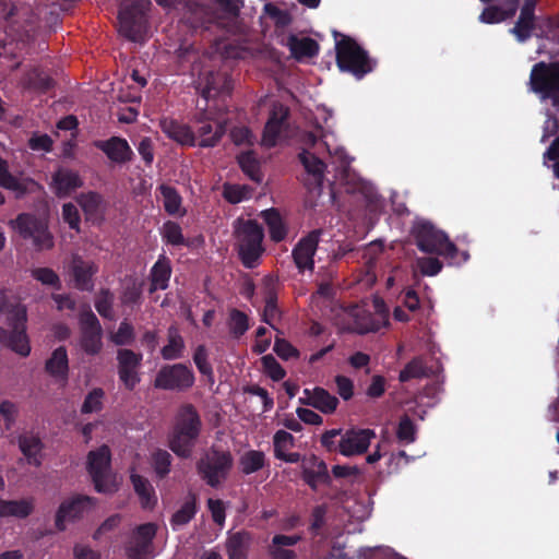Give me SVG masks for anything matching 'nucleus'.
<instances>
[{"label": "nucleus", "mask_w": 559, "mask_h": 559, "mask_svg": "<svg viewBox=\"0 0 559 559\" xmlns=\"http://www.w3.org/2000/svg\"><path fill=\"white\" fill-rule=\"evenodd\" d=\"M96 504L94 498L88 496H74L64 500L56 513V527L64 531L68 522L75 521L91 511Z\"/></svg>", "instance_id": "17"}, {"label": "nucleus", "mask_w": 559, "mask_h": 559, "mask_svg": "<svg viewBox=\"0 0 559 559\" xmlns=\"http://www.w3.org/2000/svg\"><path fill=\"white\" fill-rule=\"evenodd\" d=\"M300 540V536L275 535L270 546V554L274 559H292L294 551L287 547L294 546Z\"/></svg>", "instance_id": "43"}, {"label": "nucleus", "mask_w": 559, "mask_h": 559, "mask_svg": "<svg viewBox=\"0 0 559 559\" xmlns=\"http://www.w3.org/2000/svg\"><path fill=\"white\" fill-rule=\"evenodd\" d=\"M193 361L199 371L209 378L211 383L214 382L211 365L207 362L206 350L204 346H199L193 355Z\"/></svg>", "instance_id": "59"}, {"label": "nucleus", "mask_w": 559, "mask_h": 559, "mask_svg": "<svg viewBox=\"0 0 559 559\" xmlns=\"http://www.w3.org/2000/svg\"><path fill=\"white\" fill-rule=\"evenodd\" d=\"M160 128L169 139L176 141L180 145H197L195 134L189 126L165 118L160 121Z\"/></svg>", "instance_id": "27"}, {"label": "nucleus", "mask_w": 559, "mask_h": 559, "mask_svg": "<svg viewBox=\"0 0 559 559\" xmlns=\"http://www.w3.org/2000/svg\"><path fill=\"white\" fill-rule=\"evenodd\" d=\"M19 447L29 464L39 466L41 464L43 443L33 433H23L19 437Z\"/></svg>", "instance_id": "39"}, {"label": "nucleus", "mask_w": 559, "mask_h": 559, "mask_svg": "<svg viewBox=\"0 0 559 559\" xmlns=\"http://www.w3.org/2000/svg\"><path fill=\"white\" fill-rule=\"evenodd\" d=\"M26 307L19 302L3 301L0 304V343L21 356L31 352L26 335Z\"/></svg>", "instance_id": "4"}, {"label": "nucleus", "mask_w": 559, "mask_h": 559, "mask_svg": "<svg viewBox=\"0 0 559 559\" xmlns=\"http://www.w3.org/2000/svg\"><path fill=\"white\" fill-rule=\"evenodd\" d=\"M248 317L238 310H233L229 316V329L235 336L242 335L248 330Z\"/></svg>", "instance_id": "58"}, {"label": "nucleus", "mask_w": 559, "mask_h": 559, "mask_svg": "<svg viewBox=\"0 0 559 559\" xmlns=\"http://www.w3.org/2000/svg\"><path fill=\"white\" fill-rule=\"evenodd\" d=\"M165 10H179L182 7V21L192 28H207L215 24L228 32L237 29V20L242 0H214L216 10L206 7L202 0H155Z\"/></svg>", "instance_id": "3"}, {"label": "nucleus", "mask_w": 559, "mask_h": 559, "mask_svg": "<svg viewBox=\"0 0 559 559\" xmlns=\"http://www.w3.org/2000/svg\"><path fill=\"white\" fill-rule=\"evenodd\" d=\"M207 507H209V510L211 512L213 521L217 525L223 527L224 524H225V519H226V514H225L226 507H225V503L222 500L212 499L211 498V499L207 500Z\"/></svg>", "instance_id": "62"}, {"label": "nucleus", "mask_w": 559, "mask_h": 559, "mask_svg": "<svg viewBox=\"0 0 559 559\" xmlns=\"http://www.w3.org/2000/svg\"><path fill=\"white\" fill-rule=\"evenodd\" d=\"M150 0H124L118 12L119 34L133 43H143L148 38Z\"/></svg>", "instance_id": "5"}, {"label": "nucleus", "mask_w": 559, "mask_h": 559, "mask_svg": "<svg viewBox=\"0 0 559 559\" xmlns=\"http://www.w3.org/2000/svg\"><path fill=\"white\" fill-rule=\"evenodd\" d=\"M546 116L547 120L544 124L542 142L547 141L550 136L556 138L545 152L544 157L545 159L555 160L559 157V122L549 111L546 112Z\"/></svg>", "instance_id": "40"}, {"label": "nucleus", "mask_w": 559, "mask_h": 559, "mask_svg": "<svg viewBox=\"0 0 559 559\" xmlns=\"http://www.w3.org/2000/svg\"><path fill=\"white\" fill-rule=\"evenodd\" d=\"M252 536L249 532H229L226 538V552L228 559H247Z\"/></svg>", "instance_id": "29"}, {"label": "nucleus", "mask_w": 559, "mask_h": 559, "mask_svg": "<svg viewBox=\"0 0 559 559\" xmlns=\"http://www.w3.org/2000/svg\"><path fill=\"white\" fill-rule=\"evenodd\" d=\"M106 155L116 163H124L131 158L132 150L126 140L112 138L99 144Z\"/></svg>", "instance_id": "41"}, {"label": "nucleus", "mask_w": 559, "mask_h": 559, "mask_svg": "<svg viewBox=\"0 0 559 559\" xmlns=\"http://www.w3.org/2000/svg\"><path fill=\"white\" fill-rule=\"evenodd\" d=\"M160 194L163 197L164 207L170 215H183L181 210V197L178 192L166 185L159 187Z\"/></svg>", "instance_id": "47"}, {"label": "nucleus", "mask_w": 559, "mask_h": 559, "mask_svg": "<svg viewBox=\"0 0 559 559\" xmlns=\"http://www.w3.org/2000/svg\"><path fill=\"white\" fill-rule=\"evenodd\" d=\"M19 413V407L15 403L11 401H2L0 403V415L4 420L5 429H11L15 423L16 416Z\"/></svg>", "instance_id": "61"}, {"label": "nucleus", "mask_w": 559, "mask_h": 559, "mask_svg": "<svg viewBox=\"0 0 559 559\" xmlns=\"http://www.w3.org/2000/svg\"><path fill=\"white\" fill-rule=\"evenodd\" d=\"M241 467L246 474L260 469L264 464V454L260 451H249L241 457Z\"/></svg>", "instance_id": "54"}, {"label": "nucleus", "mask_w": 559, "mask_h": 559, "mask_svg": "<svg viewBox=\"0 0 559 559\" xmlns=\"http://www.w3.org/2000/svg\"><path fill=\"white\" fill-rule=\"evenodd\" d=\"M9 224L23 238L31 239L37 250H49L53 247L52 235L44 219L29 214H21Z\"/></svg>", "instance_id": "13"}, {"label": "nucleus", "mask_w": 559, "mask_h": 559, "mask_svg": "<svg viewBox=\"0 0 559 559\" xmlns=\"http://www.w3.org/2000/svg\"><path fill=\"white\" fill-rule=\"evenodd\" d=\"M185 342L178 331L174 328L168 331V343L162 348V356L166 360H174L182 357Z\"/></svg>", "instance_id": "45"}, {"label": "nucleus", "mask_w": 559, "mask_h": 559, "mask_svg": "<svg viewBox=\"0 0 559 559\" xmlns=\"http://www.w3.org/2000/svg\"><path fill=\"white\" fill-rule=\"evenodd\" d=\"M396 437L400 442L406 443V444L413 443L415 441L416 428H415L413 421L407 416L403 417L400 420L397 431H396Z\"/></svg>", "instance_id": "56"}, {"label": "nucleus", "mask_w": 559, "mask_h": 559, "mask_svg": "<svg viewBox=\"0 0 559 559\" xmlns=\"http://www.w3.org/2000/svg\"><path fill=\"white\" fill-rule=\"evenodd\" d=\"M321 230H312L294 247L292 255L299 272L312 271Z\"/></svg>", "instance_id": "21"}, {"label": "nucleus", "mask_w": 559, "mask_h": 559, "mask_svg": "<svg viewBox=\"0 0 559 559\" xmlns=\"http://www.w3.org/2000/svg\"><path fill=\"white\" fill-rule=\"evenodd\" d=\"M0 187L14 192L16 197H21L33 191L37 185L23 175L12 174L9 170L8 163L0 158Z\"/></svg>", "instance_id": "23"}, {"label": "nucleus", "mask_w": 559, "mask_h": 559, "mask_svg": "<svg viewBox=\"0 0 559 559\" xmlns=\"http://www.w3.org/2000/svg\"><path fill=\"white\" fill-rule=\"evenodd\" d=\"M63 221L69 225L70 228L79 231L80 230V214L78 207L72 203H66L62 207Z\"/></svg>", "instance_id": "64"}, {"label": "nucleus", "mask_w": 559, "mask_h": 559, "mask_svg": "<svg viewBox=\"0 0 559 559\" xmlns=\"http://www.w3.org/2000/svg\"><path fill=\"white\" fill-rule=\"evenodd\" d=\"M261 360L265 373L274 381H280L285 377L284 369L272 355H265Z\"/></svg>", "instance_id": "60"}, {"label": "nucleus", "mask_w": 559, "mask_h": 559, "mask_svg": "<svg viewBox=\"0 0 559 559\" xmlns=\"http://www.w3.org/2000/svg\"><path fill=\"white\" fill-rule=\"evenodd\" d=\"M299 402L312 406L324 414H332L338 405V400L322 388L304 390V396L299 399Z\"/></svg>", "instance_id": "25"}, {"label": "nucleus", "mask_w": 559, "mask_h": 559, "mask_svg": "<svg viewBox=\"0 0 559 559\" xmlns=\"http://www.w3.org/2000/svg\"><path fill=\"white\" fill-rule=\"evenodd\" d=\"M538 28L540 29V36L548 41L539 46L538 52L551 57L559 56V17L542 21Z\"/></svg>", "instance_id": "26"}, {"label": "nucleus", "mask_w": 559, "mask_h": 559, "mask_svg": "<svg viewBox=\"0 0 559 559\" xmlns=\"http://www.w3.org/2000/svg\"><path fill=\"white\" fill-rule=\"evenodd\" d=\"M197 513V497L189 492L179 509L171 516L173 528L178 530L188 524Z\"/></svg>", "instance_id": "42"}, {"label": "nucleus", "mask_w": 559, "mask_h": 559, "mask_svg": "<svg viewBox=\"0 0 559 559\" xmlns=\"http://www.w3.org/2000/svg\"><path fill=\"white\" fill-rule=\"evenodd\" d=\"M374 316L372 317L364 307L354 306L344 311L349 323L345 329L364 334L376 332L389 324V310L384 301L376 297L372 301Z\"/></svg>", "instance_id": "11"}, {"label": "nucleus", "mask_w": 559, "mask_h": 559, "mask_svg": "<svg viewBox=\"0 0 559 559\" xmlns=\"http://www.w3.org/2000/svg\"><path fill=\"white\" fill-rule=\"evenodd\" d=\"M426 376V369L420 358H414L406 367L400 372V381L405 382L411 379L420 378Z\"/></svg>", "instance_id": "57"}, {"label": "nucleus", "mask_w": 559, "mask_h": 559, "mask_svg": "<svg viewBox=\"0 0 559 559\" xmlns=\"http://www.w3.org/2000/svg\"><path fill=\"white\" fill-rule=\"evenodd\" d=\"M152 466L158 477H165L171 465V455L166 450H155L151 456Z\"/></svg>", "instance_id": "49"}, {"label": "nucleus", "mask_w": 559, "mask_h": 559, "mask_svg": "<svg viewBox=\"0 0 559 559\" xmlns=\"http://www.w3.org/2000/svg\"><path fill=\"white\" fill-rule=\"evenodd\" d=\"M97 269L91 261H84L80 255L74 254L70 263V274L74 286L81 290L93 288L92 277Z\"/></svg>", "instance_id": "24"}, {"label": "nucleus", "mask_w": 559, "mask_h": 559, "mask_svg": "<svg viewBox=\"0 0 559 559\" xmlns=\"http://www.w3.org/2000/svg\"><path fill=\"white\" fill-rule=\"evenodd\" d=\"M376 433L371 429H350L341 435L337 441L338 452L344 456H355L365 453Z\"/></svg>", "instance_id": "20"}, {"label": "nucleus", "mask_w": 559, "mask_h": 559, "mask_svg": "<svg viewBox=\"0 0 559 559\" xmlns=\"http://www.w3.org/2000/svg\"><path fill=\"white\" fill-rule=\"evenodd\" d=\"M518 3H512V7L509 12L503 11L497 7H488L486 8L479 16L480 22L487 24H493L504 21L507 17L513 15L516 10Z\"/></svg>", "instance_id": "51"}, {"label": "nucleus", "mask_w": 559, "mask_h": 559, "mask_svg": "<svg viewBox=\"0 0 559 559\" xmlns=\"http://www.w3.org/2000/svg\"><path fill=\"white\" fill-rule=\"evenodd\" d=\"M530 85L543 100L551 98L559 110V62L536 63L531 71Z\"/></svg>", "instance_id": "12"}, {"label": "nucleus", "mask_w": 559, "mask_h": 559, "mask_svg": "<svg viewBox=\"0 0 559 559\" xmlns=\"http://www.w3.org/2000/svg\"><path fill=\"white\" fill-rule=\"evenodd\" d=\"M294 444L295 439L289 432L285 430L276 431L273 438L275 456L288 463L298 462L300 460V455L295 452H289Z\"/></svg>", "instance_id": "34"}, {"label": "nucleus", "mask_w": 559, "mask_h": 559, "mask_svg": "<svg viewBox=\"0 0 559 559\" xmlns=\"http://www.w3.org/2000/svg\"><path fill=\"white\" fill-rule=\"evenodd\" d=\"M163 239L173 246H180L185 243L181 227L175 222H166L162 227Z\"/></svg>", "instance_id": "53"}, {"label": "nucleus", "mask_w": 559, "mask_h": 559, "mask_svg": "<svg viewBox=\"0 0 559 559\" xmlns=\"http://www.w3.org/2000/svg\"><path fill=\"white\" fill-rule=\"evenodd\" d=\"M269 235L272 241L281 242L286 239L288 235V225L286 219L275 209H269L261 212Z\"/></svg>", "instance_id": "31"}, {"label": "nucleus", "mask_w": 559, "mask_h": 559, "mask_svg": "<svg viewBox=\"0 0 559 559\" xmlns=\"http://www.w3.org/2000/svg\"><path fill=\"white\" fill-rule=\"evenodd\" d=\"M200 428L201 420L195 408L190 404L181 406L177 413L175 426L169 438L171 451L178 456L189 457Z\"/></svg>", "instance_id": "6"}, {"label": "nucleus", "mask_w": 559, "mask_h": 559, "mask_svg": "<svg viewBox=\"0 0 559 559\" xmlns=\"http://www.w3.org/2000/svg\"><path fill=\"white\" fill-rule=\"evenodd\" d=\"M230 455L225 452L212 451L199 463V471L210 486H217L230 468Z\"/></svg>", "instance_id": "18"}, {"label": "nucleus", "mask_w": 559, "mask_h": 559, "mask_svg": "<svg viewBox=\"0 0 559 559\" xmlns=\"http://www.w3.org/2000/svg\"><path fill=\"white\" fill-rule=\"evenodd\" d=\"M238 162L241 169L255 182L262 181V176L259 171V164L252 152H245L238 156Z\"/></svg>", "instance_id": "48"}, {"label": "nucleus", "mask_w": 559, "mask_h": 559, "mask_svg": "<svg viewBox=\"0 0 559 559\" xmlns=\"http://www.w3.org/2000/svg\"><path fill=\"white\" fill-rule=\"evenodd\" d=\"M111 341L116 345H126L133 340V328L126 321L121 322L117 332L111 334Z\"/></svg>", "instance_id": "63"}, {"label": "nucleus", "mask_w": 559, "mask_h": 559, "mask_svg": "<svg viewBox=\"0 0 559 559\" xmlns=\"http://www.w3.org/2000/svg\"><path fill=\"white\" fill-rule=\"evenodd\" d=\"M104 395L105 393L102 389L97 388L91 391L82 404V413L90 414L100 411L103 407Z\"/></svg>", "instance_id": "55"}, {"label": "nucleus", "mask_w": 559, "mask_h": 559, "mask_svg": "<svg viewBox=\"0 0 559 559\" xmlns=\"http://www.w3.org/2000/svg\"><path fill=\"white\" fill-rule=\"evenodd\" d=\"M130 478L134 491L140 499L141 507L146 510H152L157 503V496L152 484L134 472L131 473Z\"/></svg>", "instance_id": "33"}, {"label": "nucleus", "mask_w": 559, "mask_h": 559, "mask_svg": "<svg viewBox=\"0 0 559 559\" xmlns=\"http://www.w3.org/2000/svg\"><path fill=\"white\" fill-rule=\"evenodd\" d=\"M251 56L252 51L247 46L219 39L215 41L211 53L193 57L191 76L195 88L201 93L204 100L230 90L226 73H215L218 61L240 60Z\"/></svg>", "instance_id": "2"}, {"label": "nucleus", "mask_w": 559, "mask_h": 559, "mask_svg": "<svg viewBox=\"0 0 559 559\" xmlns=\"http://www.w3.org/2000/svg\"><path fill=\"white\" fill-rule=\"evenodd\" d=\"M332 128V111L324 106H319L316 112V129L321 140L318 141L316 134L308 133L305 142L307 145L313 146L314 151L311 152L309 148H306L299 155L307 174L312 178V183L316 186L322 183L325 164L317 156V153H319L321 148H324L333 162L340 164V168L342 169L340 180L346 186V191L352 193L359 192L369 201L373 202L376 199L373 187L349 170L348 156L343 147L334 143Z\"/></svg>", "instance_id": "1"}, {"label": "nucleus", "mask_w": 559, "mask_h": 559, "mask_svg": "<svg viewBox=\"0 0 559 559\" xmlns=\"http://www.w3.org/2000/svg\"><path fill=\"white\" fill-rule=\"evenodd\" d=\"M287 116V108L281 104H276L272 108L271 116L265 124L262 144L266 147H272L277 143V138L281 132L282 122Z\"/></svg>", "instance_id": "28"}, {"label": "nucleus", "mask_w": 559, "mask_h": 559, "mask_svg": "<svg viewBox=\"0 0 559 559\" xmlns=\"http://www.w3.org/2000/svg\"><path fill=\"white\" fill-rule=\"evenodd\" d=\"M157 532L155 523H145L135 528L127 546L128 556L132 559H152L154 556L153 538Z\"/></svg>", "instance_id": "19"}, {"label": "nucleus", "mask_w": 559, "mask_h": 559, "mask_svg": "<svg viewBox=\"0 0 559 559\" xmlns=\"http://www.w3.org/2000/svg\"><path fill=\"white\" fill-rule=\"evenodd\" d=\"M336 62L341 71L353 73L361 79L373 69V61L368 58L367 52L350 37L334 31Z\"/></svg>", "instance_id": "7"}, {"label": "nucleus", "mask_w": 559, "mask_h": 559, "mask_svg": "<svg viewBox=\"0 0 559 559\" xmlns=\"http://www.w3.org/2000/svg\"><path fill=\"white\" fill-rule=\"evenodd\" d=\"M79 203L84 211L86 218L90 221H98L100 218L103 204L102 199L98 194L90 192L82 194L79 199Z\"/></svg>", "instance_id": "46"}, {"label": "nucleus", "mask_w": 559, "mask_h": 559, "mask_svg": "<svg viewBox=\"0 0 559 559\" xmlns=\"http://www.w3.org/2000/svg\"><path fill=\"white\" fill-rule=\"evenodd\" d=\"M81 336L79 345L87 355H97L102 347V328L88 307H84L80 314Z\"/></svg>", "instance_id": "15"}, {"label": "nucleus", "mask_w": 559, "mask_h": 559, "mask_svg": "<svg viewBox=\"0 0 559 559\" xmlns=\"http://www.w3.org/2000/svg\"><path fill=\"white\" fill-rule=\"evenodd\" d=\"M286 45L288 46L292 55L298 60L312 58L319 51V45L317 41L305 36L290 35L287 38Z\"/></svg>", "instance_id": "35"}, {"label": "nucleus", "mask_w": 559, "mask_h": 559, "mask_svg": "<svg viewBox=\"0 0 559 559\" xmlns=\"http://www.w3.org/2000/svg\"><path fill=\"white\" fill-rule=\"evenodd\" d=\"M234 234L242 263L247 267L255 266L263 252L261 226L254 221L238 218L234 223Z\"/></svg>", "instance_id": "9"}, {"label": "nucleus", "mask_w": 559, "mask_h": 559, "mask_svg": "<svg viewBox=\"0 0 559 559\" xmlns=\"http://www.w3.org/2000/svg\"><path fill=\"white\" fill-rule=\"evenodd\" d=\"M418 248L424 252L437 253L450 260L451 263L465 262L468 259L466 252L462 253V259L457 260V250L455 246L448 239L445 234L426 221H416L413 226Z\"/></svg>", "instance_id": "8"}, {"label": "nucleus", "mask_w": 559, "mask_h": 559, "mask_svg": "<svg viewBox=\"0 0 559 559\" xmlns=\"http://www.w3.org/2000/svg\"><path fill=\"white\" fill-rule=\"evenodd\" d=\"M31 275L43 285L60 289L61 281L58 274L49 267H36L31 271Z\"/></svg>", "instance_id": "52"}, {"label": "nucleus", "mask_w": 559, "mask_h": 559, "mask_svg": "<svg viewBox=\"0 0 559 559\" xmlns=\"http://www.w3.org/2000/svg\"><path fill=\"white\" fill-rule=\"evenodd\" d=\"M170 274L169 261L165 257H160L151 271V290L167 288Z\"/></svg>", "instance_id": "44"}, {"label": "nucleus", "mask_w": 559, "mask_h": 559, "mask_svg": "<svg viewBox=\"0 0 559 559\" xmlns=\"http://www.w3.org/2000/svg\"><path fill=\"white\" fill-rule=\"evenodd\" d=\"M302 472L305 481L312 488L324 484L329 478L325 463L316 456H310L302 461Z\"/></svg>", "instance_id": "30"}, {"label": "nucleus", "mask_w": 559, "mask_h": 559, "mask_svg": "<svg viewBox=\"0 0 559 559\" xmlns=\"http://www.w3.org/2000/svg\"><path fill=\"white\" fill-rule=\"evenodd\" d=\"M194 383V376L190 368L182 364L167 365L157 372L154 386L166 391H185Z\"/></svg>", "instance_id": "14"}, {"label": "nucleus", "mask_w": 559, "mask_h": 559, "mask_svg": "<svg viewBox=\"0 0 559 559\" xmlns=\"http://www.w3.org/2000/svg\"><path fill=\"white\" fill-rule=\"evenodd\" d=\"M251 193L252 190L248 186L224 185V198L233 204L248 200L251 197Z\"/></svg>", "instance_id": "50"}, {"label": "nucleus", "mask_w": 559, "mask_h": 559, "mask_svg": "<svg viewBox=\"0 0 559 559\" xmlns=\"http://www.w3.org/2000/svg\"><path fill=\"white\" fill-rule=\"evenodd\" d=\"M197 121L201 123L198 128L195 138L197 144L201 147H213L215 146L224 135L227 127V121L212 112L203 111L197 118Z\"/></svg>", "instance_id": "16"}, {"label": "nucleus", "mask_w": 559, "mask_h": 559, "mask_svg": "<svg viewBox=\"0 0 559 559\" xmlns=\"http://www.w3.org/2000/svg\"><path fill=\"white\" fill-rule=\"evenodd\" d=\"M47 372L58 381L64 382L68 377L69 364L67 349L63 346L56 348L46 361Z\"/></svg>", "instance_id": "37"}, {"label": "nucleus", "mask_w": 559, "mask_h": 559, "mask_svg": "<svg viewBox=\"0 0 559 559\" xmlns=\"http://www.w3.org/2000/svg\"><path fill=\"white\" fill-rule=\"evenodd\" d=\"M34 510V500L31 498L21 500H2L0 499V518H17L25 519L32 514Z\"/></svg>", "instance_id": "38"}, {"label": "nucleus", "mask_w": 559, "mask_h": 559, "mask_svg": "<svg viewBox=\"0 0 559 559\" xmlns=\"http://www.w3.org/2000/svg\"><path fill=\"white\" fill-rule=\"evenodd\" d=\"M82 181L76 173L67 169L58 170L52 177V189L59 197H66L81 187Z\"/></svg>", "instance_id": "36"}, {"label": "nucleus", "mask_w": 559, "mask_h": 559, "mask_svg": "<svg viewBox=\"0 0 559 559\" xmlns=\"http://www.w3.org/2000/svg\"><path fill=\"white\" fill-rule=\"evenodd\" d=\"M118 374L121 382L129 390L140 382L138 369L142 361V355L130 349H120L117 354Z\"/></svg>", "instance_id": "22"}, {"label": "nucleus", "mask_w": 559, "mask_h": 559, "mask_svg": "<svg viewBox=\"0 0 559 559\" xmlns=\"http://www.w3.org/2000/svg\"><path fill=\"white\" fill-rule=\"evenodd\" d=\"M534 8L535 0H525L524 5L521 9L519 20L515 26L511 29V33L519 41H524L531 37V33L534 27Z\"/></svg>", "instance_id": "32"}, {"label": "nucleus", "mask_w": 559, "mask_h": 559, "mask_svg": "<svg viewBox=\"0 0 559 559\" xmlns=\"http://www.w3.org/2000/svg\"><path fill=\"white\" fill-rule=\"evenodd\" d=\"M111 454L107 445L91 451L87 455V469L96 491L111 495L119 489L121 479L111 472Z\"/></svg>", "instance_id": "10"}]
</instances>
